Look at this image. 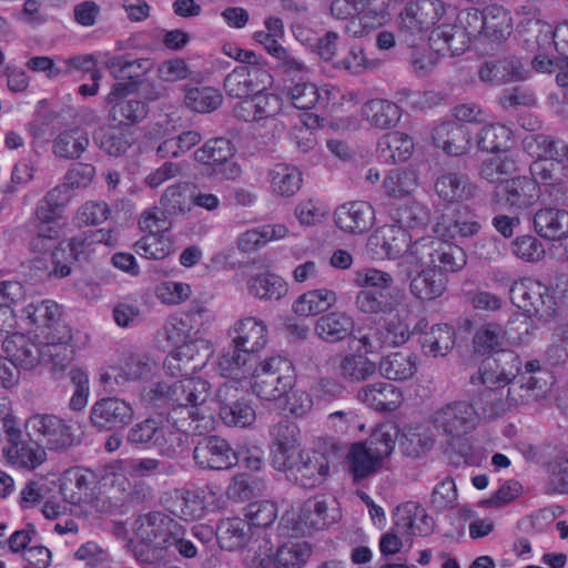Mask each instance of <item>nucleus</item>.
Returning <instances> with one entry per match:
<instances>
[{
	"label": "nucleus",
	"instance_id": "nucleus-2",
	"mask_svg": "<svg viewBox=\"0 0 568 568\" xmlns=\"http://www.w3.org/2000/svg\"><path fill=\"white\" fill-rule=\"evenodd\" d=\"M458 18L462 27L445 24L433 38L436 48L450 50V55L463 53L471 39L501 43L513 32L510 12L501 6L490 4L481 11L475 8L467 9Z\"/></svg>",
	"mask_w": 568,
	"mask_h": 568
},
{
	"label": "nucleus",
	"instance_id": "nucleus-47",
	"mask_svg": "<svg viewBox=\"0 0 568 568\" xmlns=\"http://www.w3.org/2000/svg\"><path fill=\"white\" fill-rule=\"evenodd\" d=\"M419 342L427 356L443 357L455 345V331L448 324H436L420 334Z\"/></svg>",
	"mask_w": 568,
	"mask_h": 568
},
{
	"label": "nucleus",
	"instance_id": "nucleus-49",
	"mask_svg": "<svg viewBox=\"0 0 568 568\" xmlns=\"http://www.w3.org/2000/svg\"><path fill=\"white\" fill-rule=\"evenodd\" d=\"M447 280L443 274L430 267H420V271L410 281L412 294L423 301H433L443 295Z\"/></svg>",
	"mask_w": 568,
	"mask_h": 568
},
{
	"label": "nucleus",
	"instance_id": "nucleus-3",
	"mask_svg": "<svg viewBox=\"0 0 568 568\" xmlns=\"http://www.w3.org/2000/svg\"><path fill=\"white\" fill-rule=\"evenodd\" d=\"M456 10L443 0H418L409 2L398 14V31L405 41L415 45L417 40L424 39L433 27L429 43L434 51L450 54V50H439L433 41L435 33L445 24H454Z\"/></svg>",
	"mask_w": 568,
	"mask_h": 568
},
{
	"label": "nucleus",
	"instance_id": "nucleus-16",
	"mask_svg": "<svg viewBox=\"0 0 568 568\" xmlns=\"http://www.w3.org/2000/svg\"><path fill=\"white\" fill-rule=\"evenodd\" d=\"M21 313L34 326V337L53 332L59 338L68 337L70 327L62 321L61 307L54 301H33L23 306Z\"/></svg>",
	"mask_w": 568,
	"mask_h": 568
},
{
	"label": "nucleus",
	"instance_id": "nucleus-12",
	"mask_svg": "<svg viewBox=\"0 0 568 568\" xmlns=\"http://www.w3.org/2000/svg\"><path fill=\"white\" fill-rule=\"evenodd\" d=\"M134 91V83L116 82L106 95L110 106L109 116L121 126H131L142 122L149 114V105L138 99L128 98Z\"/></svg>",
	"mask_w": 568,
	"mask_h": 568
},
{
	"label": "nucleus",
	"instance_id": "nucleus-23",
	"mask_svg": "<svg viewBox=\"0 0 568 568\" xmlns=\"http://www.w3.org/2000/svg\"><path fill=\"white\" fill-rule=\"evenodd\" d=\"M229 337L232 346L239 347L253 356L266 345L267 328L261 320L248 316L234 323L229 329Z\"/></svg>",
	"mask_w": 568,
	"mask_h": 568
},
{
	"label": "nucleus",
	"instance_id": "nucleus-11",
	"mask_svg": "<svg viewBox=\"0 0 568 568\" xmlns=\"http://www.w3.org/2000/svg\"><path fill=\"white\" fill-rule=\"evenodd\" d=\"M275 468L303 488L320 486L329 471L327 457L316 450H301L285 462L284 467Z\"/></svg>",
	"mask_w": 568,
	"mask_h": 568
},
{
	"label": "nucleus",
	"instance_id": "nucleus-31",
	"mask_svg": "<svg viewBox=\"0 0 568 568\" xmlns=\"http://www.w3.org/2000/svg\"><path fill=\"white\" fill-rule=\"evenodd\" d=\"M3 349L18 368L33 369L42 364L38 339L23 334H13L3 341Z\"/></svg>",
	"mask_w": 568,
	"mask_h": 568
},
{
	"label": "nucleus",
	"instance_id": "nucleus-29",
	"mask_svg": "<svg viewBox=\"0 0 568 568\" xmlns=\"http://www.w3.org/2000/svg\"><path fill=\"white\" fill-rule=\"evenodd\" d=\"M478 187L460 172H443L435 182V192L447 203H462L474 199Z\"/></svg>",
	"mask_w": 568,
	"mask_h": 568
},
{
	"label": "nucleus",
	"instance_id": "nucleus-6",
	"mask_svg": "<svg viewBox=\"0 0 568 568\" xmlns=\"http://www.w3.org/2000/svg\"><path fill=\"white\" fill-rule=\"evenodd\" d=\"M408 256L413 257L419 267H430L443 275L459 272L467 263L466 253L460 246L425 237L412 243Z\"/></svg>",
	"mask_w": 568,
	"mask_h": 568
},
{
	"label": "nucleus",
	"instance_id": "nucleus-32",
	"mask_svg": "<svg viewBox=\"0 0 568 568\" xmlns=\"http://www.w3.org/2000/svg\"><path fill=\"white\" fill-rule=\"evenodd\" d=\"M71 329H68L67 338H59L55 332L34 337L38 339L41 351L42 365L50 366L52 371L63 369L72 358Z\"/></svg>",
	"mask_w": 568,
	"mask_h": 568
},
{
	"label": "nucleus",
	"instance_id": "nucleus-40",
	"mask_svg": "<svg viewBox=\"0 0 568 568\" xmlns=\"http://www.w3.org/2000/svg\"><path fill=\"white\" fill-rule=\"evenodd\" d=\"M311 555L306 542L290 541L281 546L276 554L260 556V565L267 568L274 565L276 568H302Z\"/></svg>",
	"mask_w": 568,
	"mask_h": 568
},
{
	"label": "nucleus",
	"instance_id": "nucleus-45",
	"mask_svg": "<svg viewBox=\"0 0 568 568\" xmlns=\"http://www.w3.org/2000/svg\"><path fill=\"white\" fill-rule=\"evenodd\" d=\"M335 373L338 377L351 382L361 383L369 378L376 372V365L364 354H345L336 357Z\"/></svg>",
	"mask_w": 568,
	"mask_h": 568
},
{
	"label": "nucleus",
	"instance_id": "nucleus-61",
	"mask_svg": "<svg viewBox=\"0 0 568 568\" xmlns=\"http://www.w3.org/2000/svg\"><path fill=\"white\" fill-rule=\"evenodd\" d=\"M506 333L499 324L486 323L479 326L474 335L473 343L477 353L487 354L499 352L505 343Z\"/></svg>",
	"mask_w": 568,
	"mask_h": 568
},
{
	"label": "nucleus",
	"instance_id": "nucleus-59",
	"mask_svg": "<svg viewBox=\"0 0 568 568\" xmlns=\"http://www.w3.org/2000/svg\"><path fill=\"white\" fill-rule=\"evenodd\" d=\"M234 156V149L230 140L224 138H215L206 141L202 148L194 152L196 162L207 166V172L227 158Z\"/></svg>",
	"mask_w": 568,
	"mask_h": 568
},
{
	"label": "nucleus",
	"instance_id": "nucleus-56",
	"mask_svg": "<svg viewBox=\"0 0 568 568\" xmlns=\"http://www.w3.org/2000/svg\"><path fill=\"white\" fill-rule=\"evenodd\" d=\"M520 384L516 387L514 384L507 390L508 400L510 404H520L530 400H538L545 397L548 390V383L545 378L525 374L520 378Z\"/></svg>",
	"mask_w": 568,
	"mask_h": 568
},
{
	"label": "nucleus",
	"instance_id": "nucleus-35",
	"mask_svg": "<svg viewBox=\"0 0 568 568\" xmlns=\"http://www.w3.org/2000/svg\"><path fill=\"white\" fill-rule=\"evenodd\" d=\"M338 509L335 500L331 505L323 496L306 500L301 509L300 519L305 526L315 530H323L338 519Z\"/></svg>",
	"mask_w": 568,
	"mask_h": 568
},
{
	"label": "nucleus",
	"instance_id": "nucleus-26",
	"mask_svg": "<svg viewBox=\"0 0 568 568\" xmlns=\"http://www.w3.org/2000/svg\"><path fill=\"white\" fill-rule=\"evenodd\" d=\"M274 449L272 463L274 467H284L294 454L301 452V430L297 424L291 420H281L270 429Z\"/></svg>",
	"mask_w": 568,
	"mask_h": 568
},
{
	"label": "nucleus",
	"instance_id": "nucleus-58",
	"mask_svg": "<svg viewBox=\"0 0 568 568\" xmlns=\"http://www.w3.org/2000/svg\"><path fill=\"white\" fill-rule=\"evenodd\" d=\"M89 139L81 129L60 133L53 141V153L59 158L77 159L85 151Z\"/></svg>",
	"mask_w": 568,
	"mask_h": 568
},
{
	"label": "nucleus",
	"instance_id": "nucleus-60",
	"mask_svg": "<svg viewBox=\"0 0 568 568\" xmlns=\"http://www.w3.org/2000/svg\"><path fill=\"white\" fill-rule=\"evenodd\" d=\"M511 144V131L503 124L481 128L477 135V146L486 152L506 151Z\"/></svg>",
	"mask_w": 568,
	"mask_h": 568
},
{
	"label": "nucleus",
	"instance_id": "nucleus-51",
	"mask_svg": "<svg viewBox=\"0 0 568 568\" xmlns=\"http://www.w3.org/2000/svg\"><path fill=\"white\" fill-rule=\"evenodd\" d=\"M504 193L506 202L517 210L531 206L539 197V189L536 186V182L524 176L506 180Z\"/></svg>",
	"mask_w": 568,
	"mask_h": 568
},
{
	"label": "nucleus",
	"instance_id": "nucleus-20",
	"mask_svg": "<svg viewBox=\"0 0 568 568\" xmlns=\"http://www.w3.org/2000/svg\"><path fill=\"white\" fill-rule=\"evenodd\" d=\"M193 458L203 469L224 470L239 463L237 453L219 436H207L197 442Z\"/></svg>",
	"mask_w": 568,
	"mask_h": 568
},
{
	"label": "nucleus",
	"instance_id": "nucleus-18",
	"mask_svg": "<svg viewBox=\"0 0 568 568\" xmlns=\"http://www.w3.org/2000/svg\"><path fill=\"white\" fill-rule=\"evenodd\" d=\"M532 182L548 186V193L554 202L561 205L568 204V170L562 165V159L536 160L530 165Z\"/></svg>",
	"mask_w": 568,
	"mask_h": 568
},
{
	"label": "nucleus",
	"instance_id": "nucleus-62",
	"mask_svg": "<svg viewBox=\"0 0 568 568\" xmlns=\"http://www.w3.org/2000/svg\"><path fill=\"white\" fill-rule=\"evenodd\" d=\"M516 170L515 160L507 154H500L483 161L479 165L478 174L481 179L495 183L511 175Z\"/></svg>",
	"mask_w": 568,
	"mask_h": 568
},
{
	"label": "nucleus",
	"instance_id": "nucleus-21",
	"mask_svg": "<svg viewBox=\"0 0 568 568\" xmlns=\"http://www.w3.org/2000/svg\"><path fill=\"white\" fill-rule=\"evenodd\" d=\"M517 32L529 49H547L552 45V27L541 19L538 8L527 4L517 10Z\"/></svg>",
	"mask_w": 568,
	"mask_h": 568
},
{
	"label": "nucleus",
	"instance_id": "nucleus-41",
	"mask_svg": "<svg viewBox=\"0 0 568 568\" xmlns=\"http://www.w3.org/2000/svg\"><path fill=\"white\" fill-rule=\"evenodd\" d=\"M379 373L390 381H407L417 372V356L409 351L390 353L378 365Z\"/></svg>",
	"mask_w": 568,
	"mask_h": 568
},
{
	"label": "nucleus",
	"instance_id": "nucleus-7",
	"mask_svg": "<svg viewBox=\"0 0 568 568\" xmlns=\"http://www.w3.org/2000/svg\"><path fill=\"white\" fill-rule=\"evenodd\" d=\"M394 447L393 434L383 429L374 432L364 443L353 444L347 457L354 478L363 479L374 474Z\"/></svg>",
	"mask_w": 568,
	"mask_h": 568
},
{
	"label": "nucleus",
	"instance_id": "nucleus-17",
	"mask_svg": "<svg viewBox=\"0 0 568 568\" xmlns=\"http://www.w3.org/2000/svg\"><path fill=\"white\" fill-rule=\"evenodd\" d=\"M272 83L271 73L261 65H240L224 80L225 92L233 98H247L264 91Z\"/></svg>",
	"mask_w": 568,
	"mask_h": 568
},
{
	"label": "nucleus",
	"instance_id": "nucleus-38",
	"mask_svg": "<svg viewBox=\"0 0 568 568\" xmlns=\"http://www.w3.org/2000/svg\"><path fill=\"white\" fill-rule=\"evenodd\" d=\"M362 115L372 126L386 130L396 126L402 118V110L389 100L372 99L362 106Z\"/></svg>",
	"mask_w": 568,
	"mask_h": 568
},
{
	"label": "nucleus",
	"instance_id": "nucleus-8",
	"mask_svg": "<svg viewBox=\"0 0 568 568\" xmlns=\"http://www.w3.org/2000/svg\"><path fill=\"white\" fill-rule=\"evenodd\" d=\"M6 444L2 447V455L6 462L18 469L34 470L47 459L44 446L36 438H23L14 418L4 419Z\"/></svg>",
	"mask_w": 568,
	"mask_h": 568
},
{
	"label": "nucleus",
	"instance_id": "nucleus-30",
	"mask_svg": "<svg viewBox=\"0 0 568 568\" xmlns=\"http://www.w3.org/2000/svg\"><path fill=\"white\" fill-rule=\"evenodd\" d=\"M337 93L333 87L317 88L308 81H300L288 88L290 100L300 110H311L316 105L326 106L331 102L335 103Z\"/></svg>",
	"mask_w": 568,
	"mask_h": 568
},
{
	"label": "nucleus",
	"instance_id": "nucleus-44",
	"mask_svg": "<svg viewBox=\"0 0 568 568\" xmlns=\"http://www.w3.org/2000/svg\"><path fill=\"white\" fill-rule=\"evenodd\" d=\"M251 359V355L230 343L229 347L219 353L215 359V369L222 377L240 381L248 373Z\"/></svg>",
	"mask_w": 568,
	"mask_h": 568
},
{
	"label": "nucleus",
	"instance_id": "nucleus-37",
	"mask_svg": "<svg viewBox=\"0 0 568 568\" xmlns=\"http://www.w3.org/2000/svg\"><path fill=\"white\" fill-rule=\"evenodd\" d=\"M357 397L367 406L381 412H392L402 402L400 392L393 384L386 382H378L362 387L358 390Z\"/></svg>",
	"mask_w": 568,
	"mask_h": 568
},
{
	"label": "nucleus",
	"instance_id": "nucleus-24",
	"mask_svg": "<svg viewBox=\"0 0 568 568\" xmlns=\"http://www.w3.org/2000/svg\"><path fill=\"white\" fill-rule=\"evenodd\" d=\"M394 529L403 537L426 536L433 531L434 521L425 508L415 501L398 506L393 515Z\"/></svg>",
	"mask_w": 568,
	"mask_h": 568
},
{
	"label": "nucleus",
	"instance_id": "nucleus-42",
	"mask_svg": "<svg viewBox=\"0 0 568 568\" xmlns=\"http://www.w3.org/2000/svg\"><path fill=\"white\" fill-rule=\"evenodd\" d=\"M433 230L445 240L467 239L477 235L481 230V224L475 219H468L457 213L455 216L442 215Z\"/></svg>",
	"mask_w": 568,
	"mask_h": 568
},
{
	"label": "nucleus",
	"instance_id": "nucleus-9",
	"mask_svg": "<svg viewBox=\"0 0 568 568\" xmlns=\"http://www.w3.org/2000/svg\"><path fill=\"white\" fill-rule=\"evenodd\" d=\"M393 0H354L345 13L332 12L337 19L346 20L345 32L353 38H362L384 24Z\"/></svg>",
	"mask_w": 568,
	"mask_h": 568
},
{
	"label": "nucleus",
	"instance_id": "nucleus-28",
	"mask_svg": "<svg viewBox=\"0 0 568 568\" xmlns=\"http://www.w3.org/2000/svg\"><path fill=\"white\" fill-rule=\"evenodd\" d=\"M336 225L348 233H364L375 223V211L365 201H352L339 205L335 213Z\"/></svg>",
	"mask_w": 568,
	"mask_h": 568
},
{
	"label": "nucleus",
	"instance_id": "nucleus-34",
	"mask_svg": "<svg viewBox=\"0 0 568 568\" xmlns=\"http://www.w3.org/2000/svg\"><path fill=\"white\" fill-rule=\"evenodd\" d=\"M432 139L435 146L454 156L464 154L469 144L465 128L453 121L436 125L433 129Z\"/></svg>",
	"mask_w": 568,
	"mask_h": 568
},
{
	"label": "nucleus",
	"instance_id": "nucleus-52",
	"mask_svg": "<svg viewBox=\"0 0 568 568\" xmlns=\"http://www.w3.org/2000/svg\"><path fill=\"white\" fill-rule=\"evenodd\" d=\"M216 537L223 549L230 551L239 549L250 539L248 524L241 518L222 519L216 528Z\"/></svg>",
	"mask_w": 568,
	"mask_h": 568
},
{
	"label": "nucleus",
	"instance_id": "nucleus-15",
	"mask_svg": "<svg viewBox=\"0 0 568 568\" xmlns=\"http://www.w3.org/2000/svg\"><path fill=\"white\" fill-rule=\"evenodd\" d=\"M509 294L513 304L529 315L550 316L555 312L548 287L534 278L515 282Z\"/></svg>",
	"mask_w": 568,
	"mask_h": 568
},
{
	"label": "nucleus",
	"instance_id": "nucleus-54",
	"mask_svg": "<svg viewBox=\"0 0 568 568\" xmlns=\"http://www.w3.org/2000/svg\"><path fill=\"white\" fill-rule=\"evenodd\" d=\"M271 187L282 196L294 195L302 185V174L297 168L277 163L270 170Z\"/></svg>",
	"mask_w": 568,
	"mask_h": 568
},
{
	"label": "nucleus",
	"instance_id": "nucleus-53",
	"mask_svg": "<svg viewBox=\"0 0 568 568\" xmlns=\"http://www.w3.org/2000/svg\"><path fill=\"white\" fill-rule=\"evenodd\" d=\"M287 234L288 229L284 224H265L242 233L237 239V247L243 252H250L270 241L284 239Z\"/></svg>",
	"mask_w": 568,
	"mask_h": 568
},
{
	"label": "nucleus",
	"instance_id": "nucleus-4",
	"mask_svg": "<svg viewBox=\"0 0 568 568\" xmlns=\"http://www.w3.org/2000/svg\"><path fill=\"white\" fill-rule=\"evenodd\" d=\"M521 366L519 356L513 351L500 349L485 358L480 366V379L487 387L483 396L491 403L490 408L484 412L488 415L498 414L505 409V405L496 402L497 388L504 387L518 375Z\"/></svg>",
	"mask_w": 568,
	"mask_h": 568
},
{
	"label": "nucleus",
	"instance_id": "nucleus-33",
	"mask_svg": "<svg viewBox=\"0 0 568 568\" xmlns=\"http://www.w3.org/2000/svg\"><path fill=\"white\" fill-rule=\"evenodd\" d=\"M399 303L397 290H363L355 301L357 310L368 315H392Z\"/></svg>",
	"mask_w": 568,
	"mask_h": 568
},
{
	"label": "nucleus",
	"instance_id": "nucleus-43",
	"mask_svg": "<svg viewBox=\"0 0 568 568\" xmlns=\"http://www.w3.org/2000/svg\"><path fill=\"white\" fill-rule=\"evenodd\" d=\"M534 226L544 239H560L568 234V212L551 207L538 210L534 215Z\"/></svg>",
	"mask_w": 568,
	"mask_h": 568
},
{
	"label": "nucleus",
	"instance_id": "nucleus-55",
	"mask_svg": "<svg viewBox=\"0 0 568 568\" xmlns=\"http://www.w3.org/2000/svg\"><path fill=\"white\" fill-rule=\"evenodd\" d=\"M248 293L260 300H280L287 292L282 277L272 273H262L247 281Z\"/></svg>",
	"mask_w": 568,
	"mask_h": 568
},
{
	"label": "nucleus",
	"instance_id": "nucleus-46",
	"mask_svg": "<svg viewBox=\"0 0 568 568\" xmlns=\"http://www.w3.org/2000/svg\"><path fill=\"white\" fill-rule=\"evenodd\" d=\"M390 219L398 227L407 231L425 230L429 223V210L422 203L408 201L397 205L390 213Z\"/></svg>",
	"mask_w": 568,
	"mask_h": 568
},
{
	"label": "nucleus",
	"instance_id": "nucleus-19",
	"mask_svg": "<svg viewBox=\"0 0 568 568\" xmlns=\"http://www.w3.org/2000/svg\"><path fill=\"white\" fill-rule=\"evenodd\" d=\"M178 523L161 511L140 515L135 520V535L146 545L158 549H168V542L178 532Z\"/></svg>",
	"mask_w": 568,
	"mask_h": 568
},
{
	"label": "nucleus",
	"instance_id": "nucleus-1",
	"mask_svg": "<svg viewBox=\"0 0 568 568\" xmlns=\"http://www.w3.org/2000/svg\"><path fill=\"white\" fill-rule=\"evenodd\" d=\"M150 393L151 399L165 398L172 405L166 423L159 427L154 447L160 455L176 458L185 449L189 434L201 435L211 425L202 408L211 396V384L186 377L170 385L156 383Z\"/></svg>",
	"mask_w": 568,
	"mask_h": 568
},
{
	"label": "nucleus",
	"instance_id": "nucleus-27",
	"mask_svg": "<svg viewBox=\"0 0 568 568\" xmlns=\"http://www.w3.org/2000/svg\"><path fill=\"white\" fill-rule=\"evenodd\" d=\"M94 240L91 236L78 235L68 241L61 242L52 252L53 271L58 277H67L71 273V264L74 261L87 260L91 252Z\"/></svg>",
	"mask_w": 568,
	"mask_h": 568
},
{
	"label": "nucleus",
	"instance_id": "nucleus-57",
	"mask_svg": "<svg viewBox=\"0 0 568 568\" xmlns=\"http://www.w3.org/2000/svg\"><path fill=\"white\" fill-rule=\"evenodd\" d=\"M222 101L221 92L212 87L190 88L184 94L185 106L199 113L215 111L222 104Z\"/></svg>",
	"mask_w": 568,
	"mask_h": 568
},
{
	"label": "nucleus",
	"instance_id": "nucleus-36",
	"mask_svg": "<svg viewBox=\"0 0 568 568\" xmlns=\"http://www.w3.org/2000/svg\"><path fill=\"white\" fill-rule=\"evenodd\" d=\"M316 335L326 343L344 341L354 331L353 317L341 311L322 315L315 323Z\"/></svg>",
	"mask_w": 568,
	"mask_h": 568
},
{
	"label": "nucleus",
	"instance_id": "nucleus-63",
	"mask_svg": "<svg viewBox=\"0 0 568 568\" xmlns=\"http://www.w3.org/2000/svg\"><path fill=\"white\" fill-rule=\"evenodd\" d=\"M334 67L349 74L358 75L377 69L379 61L368 59L364 49L355 45L349 49L343 59L337 60Z\"/></svg>",
	"mask_w": 568,
	"mask_h": 568
},
{
	"label": "nucleus",
	"instance_id": "nucleus-48",
	"mask_svg": "<svg viewBox=\"0 0 568 568\" xmlns=\"http://www.w3.org/2000/svg\"><path fill=\"white\" fill-rule=\"evenodd\" d=\"M158 369V364L149 355L130 356L114 375V382L123 386L129 382L149 381Z\"/></svg>",
	"mask_w": 568,
	"mask_h": 568
},
{
	"label": "nucleus",
	"instance_id": "nucleus-64",
	"mask_svg": "<svg viewBox=\"0 0 568 568\" xmlns=\"http://www.w3.org/2000/svg\"><path fill=\"white\" fill-rule=\"evenodd\" d=\"M171 251L172 243L163 234H148L134 244V252L150 260H163Z\"/></svg>",
	"mask_w": 568,
	"mask_h": 568
},
{
	"label": "nucleus",
	"instance_id": "nucleus-13",
	"mask_svg": "<svg viewBox=\"0 0 568 568\" xmlns=\"http://www.w3.org/2000/svg\"><path fill=\"white\" fill-rule=\"evenodd\" d=\"M410 241L412 235L407 231L395 224H388L381 226L369 235L366 248L375 260H394L405 254V260L408 263H414V258L408 256Z\"/></svg>",
	"mask_w": 568,
	"mask_h": 568
},
{
	"label": "nucleus",
	"instance_id": "nucleus-25",
	"mask_svg": "<svg viewBox=\"0 0 568 568\" xmlns=\"http://www.w3.org/2000/svg\"><path fill=\"white\" fill-rule=\"evenodd\" d=\"M530 70L516 57L485 61L478 69L481 82L501 85L510 81H523L528 78Z\"/></svg>",
	"mask_w": 568,
	"mask_h": 568
},
{
	"label": "nucleus",
	"instance_id": "nucleus-50",
	"mask_svg": "<svg viewBox=\"0 0 568 568\" xmlns=\"http://www.w3.org/2000/svg\"><path fill=\"white\" fill-rule=\"evenodd\" d=\"M337 302L336 293L327 288L311 290L293 303V312L298 316H312L326 312Z\"/></svg>",
	"mask_w": 568,
	"mask_h": 568
},
{
	"label": "nucleus",
	"instance_id": "nucleus-39",
	"mask_svg": "<svg viewBox=\"0 0 568 568\" xmlns=\"http://www.w3.org/2000/svg\"><path fill=\"white\" fill-rule=\"evenodd\" d=\"M377 151L378 158L385 163L405 162L413 154L414 141L406 133L393 131L378 140Z\"/></svg>",
	"mask_w": 568,
	"mask_h": 568
},
{
	"label": "nucleus",
	"instance_id": "nucleus-22",
	"mask_svg": "<svg viewBox=\"0 0 568 568\" xmlns=\"http://www.w3.org/2000/svg\"><path fill=\"white\" fill-rule=\"evenodd\" d=\"M131 405L118 397H105L90 409V422L100 430H111L128 425L133 418Z\"/></svg>",
	"mask_w": 568,
	"mask_h": 568
},
{
	"label": "nucleus",
	"instance_id": "nucleus-14",
	"mask_svg": "<svg viewBox=\"0 0 568 568\" xmlns=\"http://www.w3.org/2000/svg\"><path fill=\"white\" fill-rule=\"evenodd\" d=\"M478 419L475 407L464 400H456L443 405L433 414L434 426L445 436L459 438L468 434L476 426Z\"/></svg>",
	"mask_w": 568,
	"mask_h": 568
},
{
	"label": "nucleus",
	"instance_id": "nucleus-10",
	"mask_svg": "<svg viewBox=\"0 0 568 568\" xmlns=\"http://www.w3.org/2000/svg\"><path fill=\"white\" fill-rule=\"evenodd\" d=\"M24 428L28 437L50 450L64 452L75 444L72 425L57 415L34 414L26 420Z\"/></svg>",
	"mask_w": 568,
	"mask_h": 568
},
{
	"label": "nucleus",
	"instance_id": "nucleus-5",
	"mask_svg": "<svg viewBox=\"0 0 568 568\" xmlns=\"http://www.w3.org/2000/svg\"><path fill=\"white\" fill-rule=\"evenodd\" d=\"M295 383L294 366L282 356L262 361L252 375V392L262 400L273 402L282 398Z\"/></svg>",
	"mask_w": 568,
	"mask_h": 568
}]
</instances>
